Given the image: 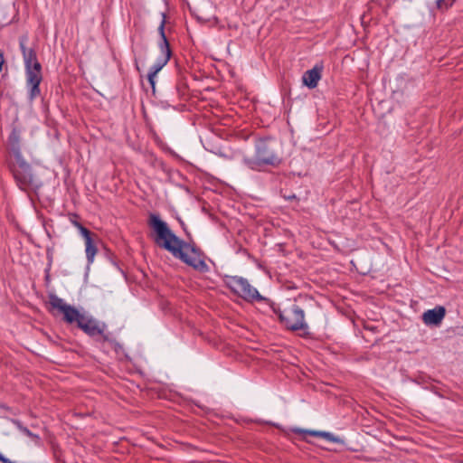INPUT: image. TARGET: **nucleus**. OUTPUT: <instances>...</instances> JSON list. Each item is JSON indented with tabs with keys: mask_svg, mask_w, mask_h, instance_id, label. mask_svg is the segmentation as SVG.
Instances as JSON below:
<instances>
[{
	"mask_svg": "<svg viewBox=\"0 0 463 463\" xmlns=\"http://www.w3.org/2000/svg\"><path fill=\"white\" fill-rule=\"evenodd\" d=\"M293 431L295 433H303V434H308L310 436L320 437V438H323V439L332 441V442L339 441V439L337 437H335L332 433L326 432V431L305 430H301V429H294Z\"/></svg>",
	"mask_w": 463,
	"mask_h": 463,
	"instance_id": "obj_12",
	"label": "nucleus"
},
{
	"mask_svg": "<svg viewBox=\"0 0 463 463\" xmlns=\"http://www.w3.org/2000/svg\"><path fill=\"white\" fill-rule=\"evenodd\" d=\"M243 161L249 168L260 171L268 165H279L281 159L275 152L270 143L265 140H260L256 144L255 155L253 156L244 157Z\"/></svg>",
	"mask_w": 463,
	"mask_h": 463,
	"instance_id": "obj_3",
	"label": "nucleus"
},
{
	"mask_svg": "<svg viewBox=\"0 0 463 463\" xmlns=\"http://www.w3.org/2000/svg\"><path fill=\"white\" fill-rule=\"evenodd\" d=\"M225 283L232 292L246 300H258L261 298L258 290L244 278L238 276L228 277Z\"/></svg>",
	"mask_w": 463,
	"mask_h": 463,
	"instance_id": "obj_8",
	"label": "nucleus"
},
{
	"mask_svg": "<svg viewBox=\"0 0 463 463\" xmlns=\"http://www.w3.org/2000/svg\"><path fill=\"white\" fill-rule=\"evenodd\" d=\"M85 246H86V256H87V259H88V261L89 262H92L93 260H94V257L97 253V247L96 245L94 244V241L91 239H88L86 241H85Z\"/></svg>",
	"mask_w": 463,
	"mask_h": 463,
	"instance_id": "obj_13",
	"label": "nucleus"
},
{
	"mask_svg": "<svg viewBox=\"0 0 463 463\" xmlns=\"http://www.w3.org/2000/svg\"><path fill=\"white\" fill-rule=\"evenodd\" d=\"M15 160L13 174L20 189L28 191L36 190L41 187V181L33 173L31 165L22 158L19 151L15 152Z\"/></svg>",
	"mask_w": 463,
	"mask_h": 463,
	"instance_id": "obj_4",
	"label": "nucleus"
},
{
	"mask_svg": "<svg viewBox=\"0 0 463 463\" xmlns=\"http://www.w3.org/2000/svg\"><path fill=\"white\" fill-rule=\"evenodd\" d=\"M17 428L26 436L32 438L33 439H39V437L33 433H32L26 427L22 426L19 421H15Z\"/></svg>",
	"mask_w": 463,
	"mask_h": 463,
	"instance_id": "obj_14",
	"label": "nucleus"
},
{
	"mask_svg": "<svg viewBox=\"0 0 463 463\" xmlns=\"http://www.w3.org/2000/svg\"><path fill=\"white\" fill-rule=\"evenodd\" d=\"M27 40L26 35L21 36L19 45L25 65L26 85L29 88L28 97L33 101L41 94L39 85L43 80L42 65L37 60L36 52L33 48L26 47Z\"/></svg>",
	"mask_w": 463,
	"mask_h": 463,
	"instance_id": "obj_2",
	"label": "nucleus"
},
{
	"mask_svg": "<svg viewBox=\"0 0 463 463\" xmlns=\"http://www.w3.org/2000/svg\"><path fill=\"white\" fill-rule=\"evenodd\" d=\"M11 139H14L15 142H18V137L16 136V134L14 132L12 133L11 137H10Z\"/></svg>",
	"mask_w": 463,
	"mask_h": 463,
	"instance_id": "obj_18",
	"label": "nucleus"
},
{
	"mask_svg": "<svg viewBox=\"0 0 463 463\" xmlns=\"http://www.w3.org/2000/svg\"><path fill=\"white\" fill-rule=\"evenodd\" d=\"M281 324L291 331H306L308 326L305 321V313L298 305H293L289 309L276 311Z\"/></svg>",
	"mask_w": 463,
	"mask_h": 463,
	"instance_id": "obj_5",
	"label": "nucleus"
},
{
	"mask_svg": "<svg viewBox=\"0 0 463 463\" xmlns=\"http://www.w3.org/2000/svg\"><path fill=\"white\" fill-rule=\"evenodd\" d=\"M49 304L52 310H57L63 316V320L67 324H76L77 326L84 317L86 312H81L75 307L67 304L62 298L55 294L49 295Z\"/></svg>",
	"mask_w": 463,
	"mask_h": 463,
	"instance_id": "obj_6",
	"label": "nucleus"
},
{
	"mask_svg": "<svg viewBox=\"0 0 463 463\" xmlns=\"http://www.w3.org/2000/svg\"><path fill=\"white\" fill-rule=\"evenodd\" d=\"M454 0H437V7L439 9H448L449 6L452 5Z\"/></svg>",
	"mask_w": 463,
	"mask_h": 463,
	"instance_id": "obj_15",
	"label": "nucleus"
},
{
	"mask_svg": "<svg viewBox=\"0 0 463 463\" xmlns=\"http://www.w3.org/2000/svg\"><path fill=\"white\" fill-rule=\"evenodd\" d=\"M78 229H79L80 234L83 236L85 241L88 239H91V232L87 228H85L82 225H78Z\"/></svg>",
	"mask_w": 463,
	"mask_h": 463,
	"instance_id": "obj_16",
	"label": "nucleus"
},
{
	"mask_svg": "<svg viewBox=\"0 0 463 463\" xmlns=\"http://www.w3.org/2000/svg\"><path fill=\"white\" fill-rule=\"evenodd\" d=\"M322 66L316 65L313 69L307 71L302 76L303 84L309 89H314L317 86L321 79Z\"/></svg>",
	"mask_w": 463,
	"mask_h": 463,
	"instance_id": "obj_11",
	"label": "nucleus"
},
{
	"mask_svg": "<svg viewBox=\"0 0 463 463\" xmlns=\"http://www.w3.org/2000/svg\"><path fill=\"white\" fill-rule=\"evenodd\" d=\"M78 327L90 336L103 335L106 325L85 313Z\"/></svg>",
	"mask_w": 463,
	"mask_h": 463,
	"instance_id": "obj_9",
	"label": "nucleus"
},
{
	"mask_svg": "<svg viewBox=\"0 0 463 463\" xmlns=\"http://www.w3.org/2000/svg\"><path fill=\"white\" fill-rule=\"evenodd\" d=\"M158 31L161 35V43H159V47L163 57L159 59L151 68L147 74V80L149 84L151 85L153 90H155L156 86V77L157 73L166 65L170 57H171V50L169 46V43L165 34V19L162 20Z\"/></svg>",
	"mask_w": 463,
	"mask_h": 463,
	"instance_id": "obj_7",
	"label": "nucleus"
},
{
	"mask_svg": "<svg viewBox=\"0 0 463 463\" xmlns=\"http://www.w3.org/2000/svg\"><path fill=\"white\" fill-rule=\"evenodd\" d=\"M148 224L156 233L154 241L158 247L166 250L175 258L181 260L197 271L205 273L209 270L201 250L180 240L158 215L150 214Z\"/></svg>",
	"mask_w": 463,
	"mask_h": 463,
	"instance_id": "obj_1",
	"label": "nucleus"
},
{
	"mask_svg": "<svg viewBox=\"0 0 463 463\" xmlns=\"http://www.w3.org/2000/svg\"><path fill=\"white\" fill-rule=\"evenodd\" d=\"M4 62H5L4 55H3V53H0V72L2 71Z\"/></svg>",
	"mask_w": 463,
	"mask_h": 463,
	"instance_id": "obj_17",
	"label": "nucleus"
},
{
	"mask_svg": "<svg viewBox=\"0 0 463 463\" xmlns=\"http://www.w3.org/2000/svg\"><path fill=\"white\" fill-rule=\"evenodd\" d=\"M446 315L444 307L439 306L433 309L427 310L422 315V321L428 326H439Z\"/></svg>",
	"mask_w": 463,
	"mask_h": 463,
	"instance_id": "obj_10",
	"label": "nucleus"
},
{
	"mask_svg": "<svg viewBox=\"0 0 463 463\" xmlns=\"http://www.w3.org/2000/svg\"><path fill=\"white\" fill-rule=\"evenodd\" d=\"M72 224L78 228V225H81L79 222L71 220Z\"/></svg>",
	"mask_w": 463,
	"mask_h": 463,
	"instance_id": "obj_19",
	"label": "nucleus"
}]
</instances>
